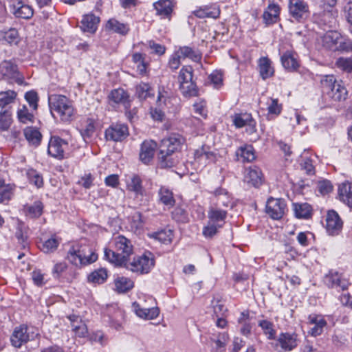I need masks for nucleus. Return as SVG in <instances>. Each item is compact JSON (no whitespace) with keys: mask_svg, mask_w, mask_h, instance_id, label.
Returning a JSON list of instances; mask_svg holds the SVG:
<instances>
[{"mask_svg":"<svg viewBox=\"0 0 352 352\" xmlns=\"http://www.w3.org/2000/svg\"><path fill=\"white\" fill-rule=\"evenodd\" d=\"M233 123L237 128H241L245 126H248L247 130L250 133L256 131V121L250 113L236 114L233 118Z\"/></svg>","mask_w":352,"mask_h":352,"instance_id":"f3484780","label":"nucleus"},{"mask_svg":"<svg viewBox=\"0 0 352 352\" xmlns=\"http://www.w3.org/2000/svg\"><path fill=\"white\" fill-rule=\"evenodd\" d=\"M293 210L298 219H308L311 214V207L307 203L293 204Z\"/></svg>","mask_w":352,"mask_h":352,"instance_id":"a19ab883","label":"nucleus"},{"mask_svg":"<svg viewBox=\"0 0 352 352\" xmlns=\"http://www.w3.org/2000/svg\"><path fill=\"white\" fill-rule=\"evenodd\" d=\"M79 254L82 258V265L91 264L98 259V255L88 245H80Z\"/></svg>","mask_w":352,"mask_h":352,"instance_id":"c9c22d12","label":"nucleus"},{"mask_svg":"<svg viewBox=\"0 0 352 352\" xmlns=\"http://www.w3.org/2000/svg\"><path fill=\"white\" fill-rule=\"evenodd\" d=\"M132 61L136 65L137 72L140 75H146L148 63L146 62L145 54L134 53L132 55Z\"/></svg>","mask_w":352,"mask_h":352,"instance_id":"ea45409f","label":"nucleus"},{"mask_svg":"<svg viewBox=\"0 0 352 352\" xmlns=\"http://www.w3.org/2000/svg\"><path fill=\"white\" fill-rule=\"evenodd\" d=\"M153 236L161 243L168 244L172 241L173 232L170 229H164L153 233Z\"/></svg>","mask_w":352,"mask_h":352,"instance_id":"5fc2aeb1","label":"nucleus"},{"mask_svg":"<svg viewBox=\"0 0 352 352\" xmlns=\"http://www.w3.org/2000/svg\"><path fill=\"white\" fill-rule=\"evenodd\" d=\"M106 27L108 30L120 34H126L129 30V28L126 24L120 23L115 19H109Z\"/></svg>","mask_w":352,"mask_h":352,"instance_id":"37998d69","label":"nucleus"},{"mask_svg":"<svg viewBox=\"0 0 352 352\" xmlns=\"http://www.w3.org/2000/svg\"><path fill=\"white\" fill-rule=\"evenodd\" d=\"M10 12L16 18L30 19L34 14L32 6L28 4L27 0H9Z\"/></svg>","mask_w":352,"mask_h":352,"instance_id":"9d476101","label":"nucleus"},{"mask_svg":"<svg viewBox=\"0 0 352 352\" xmlns=\"http://www.w3.org/2000/svg\"><path fill=\"white\" fill-rule=\"evenodd\" d=\"M309 322L314 326L310 329V333L313 336H318L323 331V328L326 326L325 320L321 316L316 314H311L308 317Z\"/></svg>","mask_w":352,"mask_h":352,"instance_id":"cd10ccee","label":"nucleus"},{"mask_svg":"<svg viewBox=\"0 0 352 352\" xmlns=\"http://www.w3.org/2000/svg\"><path fill=\"white\" fill-rule=\"evenodd\" d=\"M0 73L10 83L15 82L19 85L24 83V78L18 71L17 66L10 61L4 60L0 64Z\"/></svg>","mask_w":352,"mask_h":352,"instance_id":"1a4fd4ad","label":"nucleus"},{"mask_svg":"<svg viewBox=\"0 0 352 352\" xmlns=\"http://www.w3.org/2000/svg\"><path fill=\"white\" fill-rule=\"evenodd\" d=\"M153 6L157 14L162 17H169L173 11V3L170 0H159L154 3Z\"/></svg>","mask_w":352,"mask_h":352,"instance_id":"72a5a7b5","label":"nucleus"},{"mask_svg":"<svg viewBox=\"0 0 352 352\" xmlns=\"http://www.w3.org/2000/svg\"><path fill=\"white\" fill-rule=\"evenodd\" d=\"M38 333L33 328H29L22 324L16 327L10 337V341L16 348H20L23 344L34 340Z\"/></svg>","mask_w":352,"mask_h":352,"instance_id":"0eeeda50","label":"nucleus"},{"mask_svg":"<svg viewBox=\"0 0 352 352\" xmlns=\"http://www.w3.org/2000/svg\"><path fill=\"white\" fill-rule=\"evenodd\" d=\"M24 98L28 103L32 111H36L38 109V102L39 100L38 94L34 90L27 91Z\"/></svg>","mask_w":352,"mask_h":352,"instance_id":"6e6d98bb","label":"nucleus"},{"mask_svg":"<svg viewBox=\"0 0 352 352\" xmlns=\"http://www.w3.org/2000/svg\"><path fill=\"white\" fill-rule=\"evenodd\" d=\"M111 244L115 250L104 248V257L116 266L122 267L133 252L132 242L123 235H118L111 239Z\"/></svg>","mask_w":352,"mask_h":352,"instance_id":"f03ea898","label":"nucleus"},{"mask_svg":"<svg viewBox=\"0 0 352 352\" xmlns=\"http://www.w3.org/2000/svg\"><path fill=\"white\" fill-rule=\"evenodd\" d=\"M286 210L285 201L282 199L270 198L266 204V213L273 219H280Z\"/></svg>","mask_w":352,"mask_h":352,"instance_id":"4468645a","label":"nucleus"},{"mask_svg":"<svg viewBox=\"0 0 352 352\" xmlns=\"http://www.w3.org/2000/svg\"><path fill=\"white\" fill-rule=\"evenodd\" d=\"M23 134L30 144L34 146L40 144L42 135L36 127L27 126L23 130Z\"/></svg>","mask_w":352,"mask_h":352,"instance_id":"473e14b6","label":"nucleus"},{"mask_svg":"<svg viewBox=\"0 0 352 352\" xmlns=\"http://www.w3.org/2000/svg\"><path fill=\"white\" fill-rule=\"evenodd\" d=\"M129 135V129L125 124H112L105 130L106 139L113 142H121L126 139Z\"/></svg>","mask_w":352,"mask_h":352,"instance_id":"ddd939ff","label":"nucleus"},{"mask_svg":"<svg viewBox=\"0 0 352 352\" xmlns=\"http://www.w3.org/2000/svg\"><path fill=\"white\" fill-rule=\"evenodd\" d=\"M338 197L340 200L352 208V183L344 182L339 185Z\"/></svg>","mask_w":352,"mask_h":352,"instance_id":"393cba45","label":"nucleus"},{"mask_svg":"<svg viewBox=\"0 0 352 352\" xmlns=\"http://www.w3.org/2000/svg\"><path fill=\"white\" fill-rule=\"evenodd\" d=\"M17 93L11 89L0 91V108L5 109L15 102Z\"/></svg>","mask_w":352,"mask_h":352,"instance_id":"58836bf2","label":"nucleus"},{"mask_svg":"<svg viewBox=\"0 0 352 352\" xmlns=\"http://www.w3.org/2000/svg\"><path fill=\"white\" fill-rule=\"evenodd\" d=\"M268 113L270 114L279 115L282 111V105L278 103V99H270V103L267 107Z\"/></svg>","mask_w":352,"mask_h":352,"instance_id":"69168bd1","label":"nucleus"},{"mask_svg":"<svg viewBox=\"0 0 352 352\" xmlns=\"http://www.w3.org/2000/svg\"><path fill=\"white\" fill-rule=\"evenodd\" d=\"M289 15L298 22H302L309 18V5L303 0H289L288 4Z\"/></svg>","mask_w":352,"mask_h":352,"instance_id":"6e6552de","label":"nucleus"},{"mask_svg":"<svg viewBox=\"0 0 352 352\" xmlns=\"http://www.w3.org/2000/svg\"><path fill=\"white\" fill-rule=\"evenodd\" d=\"M99 21V18L94 14H85L81 21L80 28L83 32L94 33L97 30Z\"/></svg>","mask_w":352,"mask_h":352,"instance_id":"a878e982","label":"nucleus"},{"mask_svg":"<svg viewBox=\"0 0 352 352\" xmlns=\"http://www.w3.org/2000/svg\"><path fill=\"white\" fill-rule=\"evenodd\" d=\"M49 106L54 117L57 115L63 122H70L75 116L72 101L63 95L54 94L49 97Z\"/></svg>","mask_w":352,"mask_h":352,"instance_id":"7ed1b4c3","label":"nucleus"},{"mask_svg":"<svg viewBox=\"0 0 352 352\" xmlns=\"http://www.w3.org/2000/svg\"><path fill=\"white\" fill-rule=\"evenodd\" d=\"M245 181L254 187H258L263 182V176L259 168L250 166L246 169Z\"/></svg>","mask_w":352,"mask_h":352,"instance_id":"5701e85b","label":"nucleus"},{"mask_svg":"<svg viewBox=\"0 0 352 352\" xmlns=\"http://www.w3.org/2000/svg\"><path fill=\"white\" fill-rule=\"evenodd\" d=\"M107 278V272L104 269H98L91 272L88 276V280L95 284H102Z\"/></svg>","mask_w":352,"mask_h":352,"instance_id":"3c124183","label":"nucleus"},{"mask_svg":"<svg viewBox=\"0 0 352 352\" xmlns=\"http://www.w3.org/2000/svg\"><path fill=\"white\" fill-rule=\"evenodd\" d=\"M345 18L349 24V30L352 33V1H349L344 8Z\"/></svg>","mask_w":352,"mask_h":352,"instance_id":"774afa93","label":"nucleus"},{"mask_svg":"<svg viewBox=\"0 0 352 352\" xmlns=\"http://www.w3.org/2000/svg\"><path fill=\"white\" fill-rule=\"evenodd\" d=\"M68 143L66 140L57 136L50 138L48 144L47 153L50 155L58 160L65 157V152L68 148Z\"/></svg>","mask_w":352,"mask_h":352,"instance_id":"f8f14e48","label":"nucleus"},{"mask_svg":"<svg viewBox=\"0 0 352 352\" xmlns=\"http://www.w3.org/2000/svg\"><path fill=\"white\" fill-rule=\"evenodd\" d=\"M228 215V211L225 208H221L210 205L208 212L209 221L216 224H223Z\"/></svg>","mask_w":352,"mask_h":352,"instance_id":"412c9836","label":"nucleus"},{"mask_svg":"<svg viewBox=\"0 0 352 352\" xmlns=\"http://www.w3.org/2000/svg\"><path fill=\"white\" fill-rule=\"evenodd\" d=\"M322 93L333 101L346 99L347 91L342 82H338L333 75H325L320 79Z\"/></svg>","mask_w":352,"mask_h":352,"instance_id":"20e7f679","label":"nucleus"},{"mask_svg":"<svg viewBox=\"0 0 352 352\" xmlns=\"http://www.w3.org/2000/svg\"><path fill=\"white\" fill-rule=\"evenodd\" d=\"M192 68L190 66H184L182 68L178 77L180 85L184 82L192 80Z\"/></svg>","mask_w":352,"mask_h":352,"instance_id":"e2e57ef3","label":"nucleus"},{"mask_svg":"<svg viewBox=\"0 0 352 352\" xmlns=\"http://www.w3.org/2000/svg\"><path fill=\"white\" fill-rule=\"evenodd\" d=\"M208 80L215 89H219L223 85V74L221 71L212 72L209 75Z\"/></svg>","mask_w":352,"mask_h":352,"instance_id":"680f3d73","label":"nucleus"},{"mask_svg":"<svg viewBox=\"0 0 352 352\" xmlns=\"http://www.w3.org/2000/svg\"><path fill=\"white\" fill-rule=\"evenodd\" d=\"M175 52L182 60L188 58L195 62H198L201 58V54L198 50L188 46L179 47Z\"/></svg>","mask_w":352,"mask_h":352,"instance_id":"2f4dec72","label":"nucleus"},{"mask_svg":"<svg viewBox=\"0 0 352 352\" xmlns=\"http://www.w3.org/2000/svg\"><path fill=\"white\" fill-rule=\"evenodd\" d=\"M280 7L275 3H270L263 14V22L270 25L276 23L279 19Z\"/></svg>","mask_w":352,"mask_h":352,"instance_id":"4be33fe9","label":"nucleus"},{"mask_svg":"<svg viewBox=\"0 0 352 352\" xmlns=\"http://www.w3.org/2000/svg\"><path fill=\"white\" fill-rule=\"evenodd\" d=\"M134 286L133 282L126 277H118L115 280L116 289L119 293H125Z\"/></svg>","mask_w":352,"mask_h":352,"instance_id":"a18cd8bd","label":"nucleus"},{"mask_svg":"<svg viewBox=\"0 0 352 352\" xmlns=\"http://www.w3.org/2000/svg\"><path fill=\"white\" fill-rule=\"evenodd\" d=\"M80 245H73L69 250L67 254V259L69 261L76 265V266H82V258H80Z\"/></svg>","mask_w":352,"mask_h":352,"instance_id":"09e8293b","label":"nucleus"},{"mask_svg":"<svg viewBox=\"0 0 352 352\" xmlns=\"http://www.w3.org/2000/svg\"><path fill=\"white\" fill-rule=\"evenodd\" d=\"M58 245V240L53 236L43 243L41 250L45 253L52 252L57 249Z\"/></svg>","mask_w":352,"mask_h":352,"instance_id":"052dcab7","label":"nucleus"},{"mask_svg":"<svg viewBox=\"0 0 352 352\" xmlns=\"http://www.w3.org/2000/svg\"><path fill=\"white\" fill-rule=\"evenodd\" d=\"M343 222L338 212L335 210H329L326 217V230L331 236L338 235L342 229Z\"/></svg>","mask_w":352,"mask_h":352,"instance_id":"2eb2a0df","label":"nucleus"},{"mask_svg":"<svg viewBox=\"0 0 352 352\" xmlns=\"http://www.w3.org/2000/svg\"><path fill=\"white\" fill-rule=\"evenodd\" d=\"M67 265L65 262L57 263L54 265L52 271V276L54 278H59L61 274L67 270Z\"/></svg>","mask_w":352,"mask_h":352,"instance_id":"338daca9","label":"nucleus"},{"mask_svg":"<svg viewBox=\"0 0 352 352\" xmlns=\"http://www.w3.org/2000/svg\"><path fill=\"white\" fill-rule=\"evenodd\" d=\"M221 227L222 224H216L209 221L208 223L203 228V235L206 238H212L217 233L218 230Z\"/></svg>","mask_w":352,"mask_h":352,"instance_id":"bf43d9fd","label":"nucleus"},{"mask_svg":"<svg viewBox=\"0 0 352 352\" xmlns=\"http://www.w3.org/2000/svg\"><path fill=\"white\" fill-rule=\"evenodd\" d=\"M25 214L30 218H38L43 211V204L39 201H35L32 204H26L24 206Z\"/></svg>","mask_w":352,"mask_h":352,"instance_id":"e433bc0d","label":"nucleus"},{"mask_svg":"<svg viewBox=\"0 0 352 352\" xmlns=\"http://www.w3.org/2000/svg\"><path fill=\"white\" fill-rule=\"evenodd\" d=\"M16 117L18 120L23 124L33 123L34 120V114L29 111L25 104L19 107L16 111Z\"/></svg>","mask_w":352,"mask_h":352,"instance_id":"c03bdc74","label":"nucleus"},{"mask_svg":"<svg viewBox=\"0 0 352 352\" xmlns=\"http://www.w3.org/2000/svg\"><path fill=\"white\" fill-rule=\"evenodd\" d=\"M210 198V204L221 208H232L234 202L231 195L227 190L219 188L213 192Z\"/></svg>","mask_w":352,"mask_h":352,"instance_id":"9b49d317","label":"nucleus"},{"mask_svg":"<svg viewBox=\"0 0 352 352\" xmlns=\"http://www.w3.org/2000/svg\"><path fill=\"white\" fill-rule=\"evenodd\" d=\"M258 69L261 78L266 80L274 75V69L272 61L267 57H261L258 60Z\"/></svg>","mask_w":352,"mask_h":352,"instance_id":"7c9ffc66","label":"nucleus"},{"mask_svg":"<svg viewBox=\"0 0 352 352\" xmlns=\"http://www.w3.org/2000/svg\"><path fill=\"white\" fill-rule=\"evenodd\" d=\"M338 11L337 9H324L313 14V21L323 30L333 28L336 26Z\"/></svg>","mask_w":352,"mask_h":352,"instance_id":"423d86ee","label":"nucleus"},{"mask_svg":"<svg viewBox=\"0 0 352 352\" xmlns=\"http://www.w3.org/2000/svg\"><path fill=\"white\" fill-rule=\"evenodd\" d=\"M136 94L141 100H145L148 97L153 96V89L149 84L140 82L136 87Z\"/></svg>","mask_w":352,"mask_h":352,"instance_id":"603ef678","label":"nucleus"},{"mask_svg":"<svg viewBox=\"0 0 352 352\" xmlns=\"http://www.w3.org/2000/svg\"><path fill=\"white\" fill-rule=\"evenodd\" d=\"M258 326L261 327L267 339H275L276 332L274 329V324L272 322L267 320H262L258 322Z\"/></svg>","mask_w":352,"mask_h":352,"instance_id":"864d4df0","label":"nucleus"},{"mask_svg":"<svg viewBox=\"0 0 352 352\" xmlns=\"http://www.w3.org/2000/svg\"><path fill=\"white\" fill-rule=\"evenodd\" d=\"M325 284L331 288L346 289L349 282L342 274L336 271H330L324 277Z\"/></svg>","mask_w":352,"mask_h":352,"instance_id":"dca6fc26","label":"nucleus"},{"mask_svg":"<svg viewBox=\"0 0 352 352\" xmlns=\"http://www.w3.org/2000/svg\"><path fill=\"white\" fill-rule=\"evenodd\" d=\"M281 63L283 67L289 72L296 71L299 67L298 61L295 54L289 51H287L281 56Z\"/></svg>","mask_w":352,"mask_h":352,"instance_id":"c756f323","label":"nucleus"},{"mask_svg":"<svg viewBox=\"0 0 352 352\" xmlns=\"http://www.w3.org/2000/svg\"><path fill=\"white\" fill-rule=\"evenodd\" d=\"M0 40L10 45H18L20 41L19 32L15 28L0 32Z\"/></svg>","mask_w":352,"mask_h":352,"instance_id":"4c0bfd02","label":"nucleus"},{"mask_svg":"<svg viewBox=\"0 0 352 352\" xmlns=\"http://www.w3.org/2000/svg\"><path fill=\"white\" fill-rule=\"evenodd\" d=\"M277 341L284 351H290L298 346V335L296 333H280Z\"/></svg>","mask_w":352,"mask_h":352,"instance_id":"a211bd4d","label":"nucleus"},{"mask_svg":"<svg viewBox=\"0 0 352 352\" xmlns=\"http://www.w3.org/2000/svg\"><path fill=\"white\" fill-rule=\"evenodd\" d=\"M184 142L185 139L179 133H172L161 141L158 154L161 168H170L177 164L175 153L181 150Z\"/></svg>","mask_w":352,"mask_h":352,"instance_id":"f257e3e1","label":"nucleus"},{"mask_svg":"<svg viewBox=\"0 0 352 352\" xmlns=\"http://www.w3.org/2000/svg\"><path fill=\"white\" fill-rule=\"evenodd\" d=\"M156 143L152 140H146L141 144L140 159L145 164H148L153 158Z\"/></svg>","mask_w":352,"mask_h":352,"instance_id":"aec40b11","label":"nucleus"},{"mask_svg":"<svg viewBox=\"0 0 352 352\" xmlns=\"http://www.w3.org/2000/svg\"><path fill=\"white\" fill-rule=\"evenodd\" d=\"M12 123V112L9 109L0 111V130L8 131Z\"/></svg>","mask_w":352,"mask_h":352,"instance_id":"49530a36","label":"nucleus"},{"mask_svg":"<svg viewBox=\"0 0 352 352\" xmlns=\"http://www.w3.org/2000/svg\"><path fill=\"white\" fill-rule=\"evenodd\" d=\"M154 265V256L151 252H146L141 256L134 257L132 261L128 260L122 267L132 272L147 274Z\"/></svg>","mask_w":352,"mask_h":352,"instance_id":"39448f33","label":"nucleus"},{"mask_svg":"<svg viewBox=\"0 0 352 352\" xmlns=\"http://www.w3.org/2000/svg\"><path fill=\"white\" fill-rule=\"evenodd\" d=\"M179 89L182 95L186 98L196 96L198 94L197 87L192 80L190 82H184L180 85Z\"/></svg>","mask_w":352,"mask_h":352,"instance_id":"de8ad7c7","label":"nucleus"},{"mask_svg":"<svg viewBox=\"0 0 352 352\" xmlns=\"http://www.w3.org/2000/svg\"><path fill=\"white\" fill-rule=\"evenodd\" d=\"M95 131V126L94 121L91 119H87L85 125L80 129V134L85 141L89 139Z\"/></svg>","mask_w":352,"mask_h":352,"instance_id":"13d9d810","label":"nucleus"},{"mask_svg":"<svg viewBox=\"0 0 352 352\" xmlns=\"http://www.w3.org/2000/svg\"><path fill=\"white\" fill-rule=\"evenodd\" d=\"M236 155L239 159L240 157L242 161L247 162H252L256 157L254 150L251 145L241 146L236 151Z\"/></svg>","mask_w":352,"mask_h":352,"instance_id":"79ce46f5","label":"nucleus"},{"mask_svg":"<svg viewBox=\"0 0 352 352\" xmlns=\"http://www.w3.org/2000/svg\"><path fill=\"white\" fill-rule=\"evenodd\" d=\"M13 195V188L0 179V203H6L10 200Z\"/></svg>","mask_w":352,"mask_h":352,"instance_id":"8fccbe9b","label":"nucleus"},{"mask_svg":"<svg viewBox=\"0 0 352 352\" xmlns=\"http://www.w3.org/2000/svg\"><path fill=\"white\" fill-rule=\"evenodd\" d=\"M340 38V34L338 32L328 31L322 37V44L324 47L333 50V47L339 43V40Z\"/></svg>","mask_w":352,"mask_h":352,"instance_id":"f704fd0d","label":"nucleus"},{"mask_svg":"<svg viewBox=\"0 0 352 352\" xmlns=\"http://www.w3.org/2000/svg\"><path fill=\"white\" fill-rule=\"evenodd\" d=\"M336 65L344 72H352V58H351L340 57L337 59Z\"/></svg>","mask_w":352,"mask_h":352,"instance_id":"0e129e2a","label":"nucleus"},{"mask_svg":"<svg viewBox=\"0 0 352 352\" xmlns=\"http://www.w3.org/2000/svg\"><path fill=\"white\" fill-rule=\"evenodd\" d=\"M133 308L136 314V315L146 320H151L156 318L159 314L160 311L157 307L152 308H142L140 305L137 302L133 303Z\"/></svg>","mask_w":352,"mask_h":352,"instance_id":"bb28decb","label":"nucleus"},{"mask_svg":"<svg viewBox=\"0 0 352 352\" xmlns=\"http://www.w3.org/2000/svg\"><path fill=\"white\" fill-rule=\"evenodd\" d=\"M157 195L159 201L168 208H170L175 205V199L173 193L168 188L164 186H160Z\"/></svg>","mask_w":352,"mask_h":352,"instance_id":"c85d7f7f","label":"nucleus"},{"mask_svg":"<svg viewBox=\"0 0 352 352\" xmlns=\"http://www.w3.org/2000/svg\"><path fill=\"white\" fill-rule=\"evenodd\" d=\"M129 94L123 89H113L109 94L108 98L110 102L122 104L124 109L131 107V100Z\"/></svg>","mask_w":352,"mask_h":352,"instance_id":"6ab92c4d","label":"nucleus"},{"mask_svg":"<svg viewBox=\"0 0 352 352\" xmlns=\"http://www.w3.org/2000/svg\"><path fill=\"white\" fill-rule=\"evenodd\" d=\"M127 189L135 193V198L139 199L140 197H142L145 195V190L142 186L141 178L137 175H132L126 183Z\"/></svg>","mask_w":352,"mask_h":352,"instance_id":"b1692460","label":"nucleus"},{"mask_svg":"<svg viewBox=\"0 0 352 352\" xmlns=\"http://www.w3.org/2000/svg\"><path fill=\"white\" fill-rule=\"evenodd\" d=\"M26 175L29 182L37 188H40L43 186V177L36 170L28 169L26 171Z\"/></svg>","mask_w":352,"mask_h":352,"instance_id":"4d7b16f0","label":"nucleus"}]
</instances>
